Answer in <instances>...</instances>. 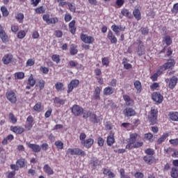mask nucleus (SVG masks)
Masks as SVG:
<instances>
[{"mask_svg": "<svg viewBox=\"0 0 178 178\" xmlns=\"http://www.w3.org/2000/svg\"><path fill=\"white\" fill-rule=\"evenodd\" d=\"M79 84H80V81L79 80L77 79L72 80L68 85L67 94H70V92L73 91L74 88H77V87L79 86Z\"/></svg>", "mask_w": 178, "mask_h": 178, "instance_id": "nucleus-6", "label": "nucleus"}, {"mask_svg": "<svg viewBox=\"0 0 178 178\" xmlns=\"http://www.w3.org/2000/svg\"><path fill=\"white\" fill-rule=\"evenodd\" d=\"M144 145V143L143 142H135L131 147V149L132 148H140V147H143Z\"/></svg>", "mask_w": 178, "mask_h": 178, "instance_id": "nucleus-42", "label": "nucleus"}, {"mask_svg": "<svg viewBox=\"0 0 178 178\" xmlns=\"http://www.w3.org/2000/svg\"><path fill=\"white\" fill-rule=\"evenodd\" d=\"M105 143V140H104V138L99 137L97 139V144L99 147H104V143Z\"/></svg>", "mask_w": 178, "mask_h": 178, "instance_id": "nucleus-57", "label": "nucleus"}, {"mask_svg": "<svg viewBox=\"0 0 178 178\" xmlns=\"http://www.w3.org/2000/svg\"><path fill=\"white\" fill-rule=\"evenodd\" d=\"M15 176H16V172L11 171V172H8V178H15Z\"/></svg>", "mask_w": 178, "mask_h": 178, "instance_id": "nucleus-63", "label": "nucleus"}, {"mask_svg": "<svg viewBox=\"0 0 178 178\" xmlns=\"http://www.w3.org/2000/svg\"><path fill=\"white\" fill-rule=\"evenodd\" d=\"M81 40L85 42V44H92L94 42V38L92 36H88L82 33L81 35Z\"/></svg>", "mask_w": 178, "mask_h": 178, "instance_id": "nucleus-8", "label": "nucleus"}, {"mask_svg": "<svg viewBox=\"0 0 178 178\" xmlns=\"http://www.w3.org/2000/svg\"><path fill=\"white\" fill-rule=\"evenodd\" d=\"M10 130L11 131H13V133H15V134H22V133H24V128L22 127H11Z\"/></svg>", "mask_w": 178, "mask_h": 178, "instance_id": "nucleus-14", "label": "nucleus"}, {"mask_svg": "<svg viewBox=\"0 0 178 178\" xmlns=\"http://www.w3.org/2000/svg\"><path fill=\"white\" fill-rule=\"evenodd\" d=\"M43 169H44L45 173H47V175H48V176H49L51 175H54V170H52V168H51V167H49V165H48V164H46L44 166Z\"/></svg>", "mask_w": 178, "mask_h": 178, "instance_id": "nucleus-26", "label": "nucleus"}, {"mask_svg": "<svg viewBox=\"0 0 178 178\" xmlns=\"http://www.w3.org/2000/svg\"><path fill=\"white\" fill-rule=\"evenodd\" d=\"M36 13H44L45 12V8L44 6H40L35 9Z\"/></svg>", "mask_w": 178, "mask_h": 178, "instance_id": "nucleus-58", "label": "nucleus"}, {"mask_svg": "<svg viewBox=\"0 0 178 178\" xmlns=\"http://www.w3.org/2000/svg\"><path fill=\"white\" fill-rule=\"evenodd\" d=\"M26 37V32L24 31H20L18 32L17 38L22 40V38Z\"/></svg>", "mask_w": 178, "mask_h": 178, "instance_id": "nucleus-49", "label": "nucleus"}, {"mask_svg": "<svg viewBox=\"0 0 178 178\" xmlns=\"http://www.w3.org/2000/svg\"><path fill=\"white\" fill-rule=\"evenodd\" d=\"M1 11L2 13V15L4 17H8V16H9V11L8 10V8L6 6H1Z\"/></svg>", "mask_w": 178, "mask_h": 178, "instance_id": "nucleus-33", "label": "nucleus"}, {"mask_svg": "<svg viewBox=\"0 0 178 178\" xmlns=\"http://www.w3.org/2000/svg\"><path fill=\"white\" fill-rule=\"evenodd\" d=\"M101 88L97 86L95 89L93 93V98L94 99H101V97L99 96L101 94Z\"/></svg>", "mask_w": 178, "mask_h": 178, "instance_id": "nucleus-21", "label": "nucleus"}, {"mask_svg": "<svg viewBox=\"0 0 178 178\" xmlns=\"http://www.w3.org/2000/svg\"><path fill=\"white\" fill-rule=\"evenodd\" d=\"M69 9L71 12H76V6L74 4L71 3H67Z\"/></svg>", "mask_w": 178, "mask_h": 178, "instance_id": "nucleus-55", "label": "nucleus"}, {"mask_svg": "<svg viewBox=\"0 0 178 178\" xmlns=\"http://www.w3.org/2000/svg\"><path fill=\"white\" fill-rule=\"evenodd\" d=\"M33 124H34V118L33 116L29 115L26 118V124H25L24 127L27 131H29V130H31L33 129Z\"/></svg>", "mask_w": 178, "mask_h": 178, "instance_id": "nucleus-7", "label": "nucleus"}, {"mask_svg": "<svg viewBox=\"0 0 178 178\" xmlns=\"http://www.w3.org/2000/svg\"><path fill=\"white\" fill-rule=\"evenodd\" d=\"M136 44L138 45V47L136 48V54L138 56L145 55V46L144 45V42H143L141 40L137 39Z\"/></svg>", "mask_w": 178, "mask_h": 178, "instance_id": "nucleus-1", "label": "nucleus"}, {"mask_svg": "<svg viewBox=\"0 0 178 178\" xmlns=\"http://www.w3.org/2000/svg\"><path fill=\"white\" fill-rule=\"evenodd\" d=\"M58 149H63V143L60 140L56 141L54 143Z\"/></svg>", "mask_w": 178, "mask_h": 178, "instance_id": "nucleus-44", "label": "nucleus"}, {"mask_svg": "<svg viewBox=\"0 0 178 178\" xmlns=\"http://www.w3.org/2000/svg\"><path fill=\"white\" fill-rule=\"evenodd\" d=\"M55 87L57 91H62V90H63V83L58 82L55 84Z\"/></svg>", "mask_w": 178, "mask_h": 178, "instance_id": "nucleus-46", "label": "nucleus"}, {"mask_svg": "<svg viewBox=\"0 0 178 178\" xmlns=\"http://www.w3.org/2000/svg\"><path fill=\"white\" fill-rule=\"evenodd\" d=\"M15 80H22V79H24V72H16L15 74Z\"/></svg>", "mask_w": 178, "mask_h": 178, "instance_id": "nucleus-38", "label": "nucleus"}, {"mask_svg": "<svg viewBox=\"0 0 178 178\" xmlns=\"http://www.w3.org/2000/svg\"><path fill=\"white\" fill-rule=\"evenodd\" d=\"M51 59L53 62H56V63H59L60 62V57L58 54H54L51 56Z\"/></svg>", "mask_w": 178, "mask_h": 178, "instance_id": "nucleus-45", "label": "nucleus"}, {"mask_svg": "<svg viewBox=\"0 0 178 178\" xmlns=\"http://www.w3.org/2000/svg\"><path fill=\"white\" fill-rule=\"evenodd\" d=\"M17 165L19 166V168H24V159H21L17 161Z\"/></svg>", "mask_w": 178, "mask_h": 178, "instance_id": "nucleus-54", "label": "nucleus"}, {"mask_svg": "<svg viewBox=\"0 0 178 178\" xmlns=\"http://www.w3.org/2000/svg\"><path fill=\"white\" fill-rule=\"evenodd\" d=\"M6 97L11 104H16L17 102V95H16V93L13 90L6 92Z\"/></svg>", "mask_w": 178, "mask_h": 178, "instance_id": "nucleus-2", "label": "nucleus"}, {"mask_svg": "<svg viewBox=\"0 0 178 178\" xmlns=\"http://www.w3.org/2000/svg\"><path fill=\"white\" fill-rule=\"evenodd\" d=\"M67 154H68V155H81V156H86V152L79 148H70L67 149Z\"/></svg>", "mask_w": 178, "mask_h": 178, "instance_id": "nucleus-3", "label": "nucleus"}, {"mask_svg": "<svg viewBox=\"0 0 178 178\" xmlns=\"http://www.w3.org/2000/svg\"><path fill=\"white\" fill-rule=\"evenodd\" d=\"M169 137V134H164L161 136V137L160 138L158 139L157 140V144H162V143H163L165 141V140H166V138Z\"/></svg>", "mask_w": 178, "mask_h": 178, "instance_id": "nucleus-35", "label": "nucleus"}, {"mask_svg": "<svg viewBox=\"0 0 178 178\" xmlns=\"http://www.w3.org/2000/svg\"><path fill=\"white\" fill-rule=\"evenodd\" d=\"M136 143V139L133 138H130L129 139V143L127 145L126 148L127 149H131L132 145Z\"/></svg>", "mask_w": 178, "mask_h": 178, "instance_id": "nucleus-41", "label": "nucleus"}, {"mask_svg": "<svg viewBox=\"0 0 178 178\" xmlns=\"http://www.w3.org/2000/svg\"><path fill=\"white\" fill-rule=\"evenodd\" d=\"M164 42L166 44V45H170L172 44V38H170V36L166 35L163 38Z\"/></svg>", "mask_w": 178, "mask_h": 178, "instance_id": "nucleus-43", "label": "nucleus"}, {"mask_svg": "<svg viewBox=\"0 0 178 178\" xmlns=\"http://www.w3.org/2000/svg\"><path fill=\"white\" fill-rule=\"evenodd\" d=\"M134 86L135 88L137 90L138 94H140L142 90L141 82H140L139 81H136L134 83Z\"/></svg>", "mask_w": 178, "mask_h": 178, "instance_id": "nucleus-29", "label": "nucleus"}, {"mask_svg": "<svg viewBox=\"0 0 178 178\" xmlns=\"http://www.w3.org/2000/svg\"><path fill=\"white\" fill-rule=\"evenodd\" d=\"M123 99L128 106L133 105V100L130 98V96L124 95Z\"/></svg>", "mask_w": 178, "mask_h": 178, "instance_id": "nucleus-28", "label": "nucleus"}, {"mask_svg": "<svg viewBox=\"0 0 178 178\" xmlns=\"http://www.w3.org/2000/svg\"><path fill=\"white\" fill-rule=\"evenodd\" d=\"M115 92V88L112 87H106V88L104 89L103 90V94L104 95H112Z\"/></svg>", "mask_w": 178, "mask_h": 178, "instance_id": "nucleus-22", "label": "nucleus"}, {"mask_svg": "<svg viewBox=\"0 0 178 178\" xmlns=\"http://www.w3.org/2000/svg\"><path fill=\"white\" fill-rule=\"evenodd\" d=\"M176 84H177V77L172 76V79H170L168 87L171 90H173V88L176 87Z\"/></svg>", "mask_w": 178, "mask_h": 178, "instance_id": "nucleus-17", "label": "nucleus"}, {"mask_svg": "<svg viewBox=\"0 0 178 178\" xmlns=\"http://www.w3.org/2000/svg\"><path fill=\"white\" fill-rule=\"evenodd\" d=\"M172 13H177L178 12V3H175L173 6V8L172 10Z\"/></svg>", "mask_w": 178, "mask_h": 178, "instance_id": "nucleus-62", "label": "nucleus"}, {"mask_svg": "<svg viewBox=\"0 0 178 178\" xmlns=\"http://www.w3.org/2000/svg\"><path fill=\"white\" fill-rule=\"evenodd\" d=\"M170 176L172 178H178V168H177V167H172L171 168Z\"/></svg>", "mask_w": 178, "mask_h": 178, "instance_id": "nucleus-23", "label": "nucleus"}, {"mask_svg": "<svg viewBox=\"0 0 178 178\" xmlns=\"http://www.w3.org/2000/svg\"><path fill=\"white\" fill-rule=\"evenodd\" d=\"M35 63V62L34 61V60L33 59H29L26 61V66H34V64Z\"/></svg>", "mask_w": 178, "mask_h": 178, "instance_id": "nucleus-60", "label": "nucleus"}, {"mask_svg": "<svg viewBox=\"0 0 178 178\" xmlns=\"http://www.w3.org/2000/svg\"><path fill=\"white\" fill-rule=\"evenodd\" d=\"M36 87H39L40 91L41 90H44V87H45V81L42 79L39 80Z\"/></svg>", "mask_w": 178, "mask_h": 178, "instance_id": "nucleus-36", "label": "nucleus"}, {"mask_svg": "<svg viewBox=\"0 0 178 178\" xmlns=\"http://www.w3.org/2000/svg\"><path fill=\"white\" fill-rule=\"evenodd\" d=\"M143 160L148 165H151L155 161V159L153 156H144Z\"/></svg>", "mask_w": 178, "mask_h": 178, "instance_id": "nucleus-27", "label": "nucleus"}, {"mask_svg": "<svg viewBox=\"0 0 178 178\" xmlns=\"http://www.w3.org/2000/svg\"><path fill=\"white\" fill-rule=\"evenodd\" d=\"M150 116H158V110L152 107L150 111Z\"/></svg>", "mask_w": 178, "mask_h": 178, "instance_id": "nucleus-53", "label": "nucleus"}, {"mask_svg": "<svg viewBox=\"0 0 178 178\" xmlns=\"http://www.w3.org/2000/svg\"><path fill=\"white\" fill-rule=\"evenodd\" d=\"M70 52L71 55H76L77 54V52H79V50L76 49V46L74 44H72L70 47Z\"/></svg>", "mask_w": 178, "mask_h": 178, "instance_id": "nucleus-39", "label": "nucleus"}, {"mask_svg": "<svg viewBox=\"0 0 178 178\" xmlns=\"http://www.w3.org/2000/svg\"><path fill=\"white\" fill-rule=\"evenodd\" d=\"M40 70L44 74H47L48 72H49V70L48 69V67H40Z\"/></svg>", "mask_w": 178, "mask_h": 178, "instance_id": "nucleus-59", "label": "nucleus"}, {"mask_svg": "<svg viewBox=\"0 0 178 178\" xmlns=\"http://www.w3.org/2000/svg\"><path fill=\"white\" fill-rule=\"evenodd\" d=\"M0 38L2 40L3 42H6L8 41V35H6V33L3 31V28L0 25Z\"/></svg>", "mask_w": 178, "mask_h": 178, "instance_id": "nucleus-20", "label": "nucleus"}, {"mask_svg": "<svg viewBox=\"0 0 178 178\" xmlns=\"http://www.w3.org/2000/svg\"><path fill=\"white\" fill-rule=\"evenodd\" d=\"M134 177L136 178H144V174L143 172H137L135 173Z\"/></svg>", "mask_w": 178, "mask_h": 178, "instance_id": "nucleus-61", "label": "nucleus"}, {"mask_svg": "<svg viewBox=\"0 0 178 178\" xmlns=\"http://www.w3.org/2000/svg\"><path fill=\"white\" fill-rule=\"evenodd\" d=\"M165 152L168 154V155H172V156H178V151L172 149V147H168L164 149Z\"/></svg>", "mask_w": 178, "mask_h": 178, "instance_id": "nucleus-12", "label": "nucleus"}, {"mask_svg": "<svg viewBox=\"0 0 178 178\" xmlns=\"http://www.w3.org/2000/svg\"><path fill=\"white\" fill-rule=\"evenodd\" d=\"M28 84L31 87H34V86H35V79H34V76H33V74H31V76H29L28 79Z\"/></svg>", "mask_w": 178, "mask_h": 178, "instance_id": "nucleus-32", "label": "nucleus"}, {"mask_svg": "<svg viewBox=\"0 0 178 178\" xmlns=\"http://www.w3.org/2000/svg\"><path fill=\"white\" fill-rule=\"evenodd\" d=\"M133 15L136 20H140L141 19V12L138 8H135L134 10Z\"/></svg>", "mask_w": 178, "mask_h": 178, "instance_id": "nucleus-25", "label": "nucleus"}, {"mask_svg": "<svg viewBox=\"0 0 178 178\" xmlns=\"http://www.w3.org/2000/svg\"><path fill=\"white\" fill-rule=\"evenodd\" d=\"M115 143V138L113 136H109L107 137V145L111 147Z\"/></svg>", "mask_w": 178, "mask_h": 178, "instance_id": "nucleus-37", "label": "nucleus"}, {"mask_svg": "<svg viewBox=\"0 0 178 178\" xmlns=\"http://www.w3.org/2000/svg\"><path fill=\"white\" fill-rule=\"evenodd\" d=\"M111 29L113 30V31H114V33H115V34H118L120 31H124V30H126V27L120 25H113L111 26Z\"/></svg>", "mask_w": 178, "mask_h": 178, "instance_id": "nucleus-13", "label": "nucleus"}, {"mask_svg": "<svg viewBox=\"0 0 178 178\" xmlns=\"http://www.w3.org/2000/svg\"><path fill=\"white\" fill-rule=\"evenodd\" d=\"M102 62L104 66H108V65H109V59L108 57L103 58Z\"/></svg>", "mask_w": 178, "mask_h": 178, "instance_id": "nucleus-56", "label": "nucleus"}, {"mask_svg": "<svg viewBox=\"0 0 178 178\" xmlns=\"http://www.w3.org/2000/svg\"><path fill=\"white\" fill-rule=\"evenodd\" d=\"M169 118L174 122L178 121V112L170 113Z\"/></svg>", "mask_w": 178, "mask_h": 178, "instance_id": "nucleus-31", "label": "nucleus"}, {"mask_svg": "<svg viewBox=\"0 0 178 178\" xmlns=\"http://www.w3.org/2000/svg\"><path fill=\"white\" fill-rule=\"evenodd\" d=\"M101 163V161H98L97 159H93L90 161V165L92 166V169H95L97 166H99V165Z\"/></svg>", "mask_w": 178, "mask_h": 178, "instance_id": "nucleus-24", "label": "nucleus"}, {"mask_svg": "<svg viewBox=\"0 0 178 178\" xmlns=\"http://www.w3.org/2000/svg\"><path fill=\"white\" fill-rule=\"evenodd\" d=\"M175 60L174 59H170L168 60V61L163 65L160 67V70L161 72H165V70L168 69H172V67H175Z\"/></svg>", "mask_w": 178, "mask_h": 178, "instance_id": "nucleus-5", "label": "nucleus"}, {"mask_svg": "<svg viewBox=\"0 0 178 178\" xmlns=\"http://www.w3.org/2000/svg\"><path fill=\"white\" fill-rule=\"evenodd\" d=\"M9 119L11 120L12 123H16V122H17V118H16L15 115L12 113H9Z\"/></svg>", "mask_w": 178, "mask_h": 178, "instance_id": "nucleus-52", "label": "nucleus"}, {"mask_svg": "<svg viewBox=\"0 0 178 178\" xmlns=\"http://www.w3.org/2000/svg\"><path fill=\"white\" fill-rule=\"evenodd\" d=\"M152 98L153 101L158 102V104H161L163 101V96H162V95L158 92L153 93Z\"/></svg>", "mask_w": 178, "mask_h": 178, "instance_id": "nucleus-9", "label": "nucleus"}, {"mask_svg": "<svg viewBox=\"0 0 178 178\" xmlns=\"http://www.w3.org/2000/svg\"><path fill=\"white\" fill-rule=\"evenodd\" d=\"M157 118H158V116L150 115V117L149 118V120L150 122V124H156Z\"/></svg>", "mask_w": 178, "mask_h": 178, "instance_id": "nucleus-40", "label": "nucleus"}, {"mask_svg": "<svg viewBox=\"0 0 178 178\" xmlns=\"http://www.w3.org/2000/svg\"><path fill=\"white\" fill-rule=\"evenodd\" d=\"M13 59V56L10 54L5 55L2 58V62L4 65H9L10 62H12V60Z\"/></svg>", "mask_w": 178, "mask_h": 178, "instance_id": "nucleus-10", "label": "nucleus"}, {"mask_svg": "<svg viewBox=\"0 0 178 178\" xmlns=\"http://www.w3.org/2000/svg\"><path fill=\"white\" fill-rule=\"evenodd\" d=\"M170 143L172 145H178V138L170 140Z\"/></svg>", "mask_w": 178, "mask_h": 178, "instance_id": "nucleus-64", "label": "nucleus"}, {"mask_svg": "<svg viewBox=\"0 0 178 178\" xmlns=\"http://www.w3.org/2000/svg\"><path fill=\"white\" fill-rule=\"evenodd\" d=\"M107 37L108 40H110L111 44H116V42H118V38H116L111 31H108Z\"/></svg>", "mask_w": 178, "mask_h": 178, "instance_id": "nucleus-18", "label": "nucleus"}, {"mask_svg": "<svg viewBox=\"0 0 178 178\" xmlns=\"http://www.w3.org/2000/svg\"><path fill=\"white\" fill-rule=\"evenodd\" d=\"M34 111L36 112H41L42 111V108H41V103L39 102L36 104L33 107Z\"/></svg>", "mask_w": 178, "mask_h": 178, "instance_id": "nucleus-48", "label": "nucleus"}, {"mask_svg": "<svg viewBox=\"0 0 178 178\" xmlns=\"http://www.w3.org/2000/svg\"><path fill=\"white\" fill-rule=\"evenodd\" d=\"M90 119L93 123H99V122H101V119H99V117H97V115L92 113L90 115Z\"/></svg>", "mask_w": 178, "mask_h": 178, "instance_id": "nucleus-30", "label": "nucleus"}, {"mask_svg": "<svg viewBox=\"0 0 178 178\" xmlns=\"http://www.w3.org/2000/svg\"><path fill=\"white\" fill-rule=\"evenodd\" d=\"M81 144L86 147V148H91V146L92 144H94V139L92 138H88L86 139L84 141H82Z\"/></svg>", "mask_w": 178, "mask_h": 178, "instance_id": "nucleus-16", "label": "nucleus"}, {"mask_svg": "<svg viewBox=\"0 0 178 178\" xmlns=\"http://www.w3.org/2000/svg\"><path fill=\"white\" fill-rule=\"evenodd\" d=\"M29 148H31L33 151V152H40L41 151V147L38 145L32 144L30 143H26Z\"/></svg>", "mask_w": 178, "mask_h": 178, "instance_id": "nucleus-11", "label": "nucleus"}, {"mask_svg": "<svg viewBox=\"0 0 178 178\" xmlns=\"http://www.w3.org/2000/svg\"><path fill=\"white\" fill-rule=\"evenodd\" d=\"M71 111L74 116H81L82 113H84V108L77 104H74L72 107Z\"/></svg>", "mask_w": 178, "mask_h": 178, "instance_id": "nucleus-4", "label": "nucleus"}, {"mask_svg": "<svg viewBox=\"0 0 178 178\" xmlns=\"http://www.w3.org/2000/svg\"><path fill=\"white\" fill-rule=\"evenodd\" d=\"M121 13L122 16H125L129 19H131V14H130V12H129V10L124 8L122 10Z\"/></svg>", "mask_w": 178, "mask_h": 178, "instance_id": "nucleus-34", "label": "nucleus"}, {"mask_svg": "<svg viewBox=\"0 0 178 178\" xmlns=\"http://www.w3.org/2000/svg\"><path fill=\"white\" fill-rule=\"evenodd\" d=\"M15 19H17V20H19V23H22L23 19H24V15L22 13H18L15 16Z\"/></svg>", "mask_w": 178, "mask_h": 178, "instance_id": "nucleus-47", "label": "nucleus"}, {"mask_svg": "<svg viewBox=\"0 0 178 178\" xmlns=\"http://www.w3.org/2000/svg\"><path fill=\"white\" fill-rule=\"evenodd\" d=\"M124 113L125 116H127V118H130L136 115V111L131 108H127L124 110Z\"/></svg>", "mask_w": 178, "mask_h": 178, "instance_id": "nucleus-15", "label": "nucleus"}, {"mask_svg": "<svg viewBox=\"0 0 178 178\" xmlns=\"http://www.w3.org/2000/svg\"><path fill=\"white\" fill-rule=\"evenodd\" d=\"M79 65L78 62L74 60H70L68 63V67H76Z\"/></svg>", "mask_w": 178, "mask_h": 178, "instance_id": "nucleus-50", "label": "nucleus"}, {"mask_svg": "<svg viewBox=\"0 0 178 178\" xmlns=\"http://www.w3.org/2000/svg\"><path fill=\"white\" fill-rule=\"evenodd\" d=\"M140 33H141V34H143V35H148V33H149V30L147 27L141 28Z\"/></svg>", "mask_w": 178, "mask_h": 178, "instance_id": "nucleus-51", "label": "nucleus"}, {"mask_svg": "<svg viewBox=\"0 0 178 178\" xmlns=\"http://www.w3.org/2000/svg\"><path fill=\"white\" fill-rule=\"evenodd\" d=\"M53 100L55 105H65V104H66V99H60V97H56L53 99Z\"/></svg>", "mask_w": 178, "mask_h": 178, "instance_id": "nucleus-19", "label": "nucleus"}]
</instances>
